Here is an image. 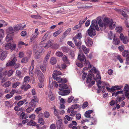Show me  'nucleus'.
<instances>
[{
    "label": "nucleus",
    "instance_id": "nucleus-11",
    "mask_svg": "<svg viewBox=\"0 0 129 129\" xmlns=\"http://www.w3.org/2000/svg\"><path fill=\"white\" fill-rule=\"evenodd\" d=\"M120 38L121 41H122L123 42L124 44H126L128 42V40L127 36H124L122 34L120 35Z\"/></svg>",
    "mask_w": 129,
    "mask_h": 129
},
{
    "label": "nucleus",
    "instance_id": "nucleus-21",
    "mask_svg": "<svg viewBox=\"0 0 129 129\" xmlns=\"http://www.w3.org/2000/svg\"><path fill=\"white\" fill-rule=\"evenodd\" d=\"M30 87V86L28 84L26 85V83H24L21 87V88L22 89H24L25 90H26Z\"/></svg>",
    "mask_w": 129,
    "mask_h": 129
},
{
    "label": "nucleus",
    "instance_id": "nucleus-58",
    "mask_svg": "<svg viewBox=\"0 0 129 129\" xmlns=\"http://www.w3.org/2000/svg\"><path fill=\"white\" fill-rule=\"evenodd\" d=\"M32 98V99L31 100H33L36 102H38L39 100L37 96L36 95L34 96Z\"/></svg>",
    "mask_w": 129,
    "mask_h": 129
},
{
    "label": "nucleus",
    "instance_id": "nucleus-17",
    "mask_svg": "<svg viewBox=\"0 0 129 129\" xmlns=\"http://www.w3.org/2000/svg\"><path fill=\"white\" fill-rule=\"evenodd\" d=\"M115 10L120 14H121L124 17H127V15L126 13L122 10L116 8L115 9Z\"/></svg>",
    "mask_w": 129,
    "mask_h": 129
},
{
    "label": "nucleus",
    "instance_id": "nucleus-32",
    "mask_svg": "<svg viewBox=\"0 0 129 129\" xmlns=\"http://www.w3.org/2000/svg\"><path fill=\"white\" fill-rule=\"evenodd\" d=\"M38 122L41 124L43 125L45 123V122L44 119L42 118L39 117L38 119Z\"/></svg>",
    "mask_w": 129,
    "mask_h": 129
},
{
    "label": "nucleus",
    "instance_id": "nucleus-19",
    "mask_svg": "<svg viewBox=\"0 0 129 129\" xmlns=\"http://www.w3.org/2000/svg\"><path fill=\"white\" fill-rule=\"evenodd\" d=\"M34 61V60H33L31 64L30 67L29 69V74L31 76H32L33 75V70L34 68V66L33 62Z\"/></svg>",
    "mask_w": 129,
    "mask_h": 129
},
{
    "label": "nucleus",
    "instance_id": "nucleus-18",
    "mask_svg": "<svg viewBox=\"0 0 129 129\" xmlns=\"http://www.w3.org/2000/svg\"><path fill=\"white\" fill-rule=\"evenodd\" d=\"M61 73L57 70L54 71L52 75V77L53 79H55L56 77L58 75H60Z\"/></svg>",
    "mask_w": 129,
    "mask_h": 129
},
{
    "label": "nucleus",
    "instance_id": "nucleus-34",
    "mask_svg": "<svg viewBox=\"0 0 129 129\" xmlns=\"http://www.w3.org/2000/svg\"><path fill=\"white\" fill-rule=\"evenodd\" d=\"M122 55L123 56H129V51L125 50L122 52Z\"/></svg>",
    "mask_w": 129,
    "mask_h": 129
},
{
    "label": "nucleus",
    "instance_id": "nucleus-7",
    "mask_svg": "<svg viewBox=\"0 0 129 129\" xmlns=\"http://www.w3.org/2000/svg\"><path fill=\"white\" fill-rule=\"evenodd\" d=\"M59 86L61 88H59L58 89L60 91L58 92V93L61 95H64L63 89L64 88H68V86L66 84H60L59 85Z\"/></svg>",
    "mask_w": 129,
    "mask_h": 129
},
{
    "label": "nucleus",
    "instance_id": "nucleus-35",
    "mask_svg": "<svg viewBox=\"0 0 129 129\" xmlns=\"http://www.w3.org/2000/svg\"><path fill=\"white\" fill-rule=\"evenodd\" d=\"M38 102H36L33 100H31L30 105L31 106L33 107H35L37 103Z\"/></svg>",
    "mask_w": 129,
    "mask_h": 129
},
{
    "label": "nucleus",
    "instance_id": "nucleus-33",
    "mask_svg": "<svg viewBox=\"0 0 129 129\" xmlns=\"http://www.w3.org/2000/svg\"><path fill=\"white\" fill-rule=\"evenodd\" d=\"M5 104L6 106L8 108H11L13 106L11 102H10L8 101H6L5 103Z\"/></svg>",
    "mask_w": 129,
    "mask_h": 129
},
{
    "label": "nucleus",
    "instance_id": "nucleus-8",
    "mask_svg": "<svg viewBox=\"0 0 129 129\" xmlns=\"http://www.w3.org/2000/svg\"><path fill=\"white\" fill-rule=\"evenodd\" d=\"M35 73L37 75L39 80L41 81L44 80V75L40 70H36L35 72Z\"/></svg>",
    "mask_w": 129,
    "mask_h": 129
},
{
    "label": "nucleus",
    "instance_id": "nucleus-42",
    "mask_svg": "<svg viewBox=\"0 0 129 129\" xmlns=\"http://www.w3.org/2000/svg\"><path fill=\"white\" fill-rule=\"evenodd\" d=\"M19 84V82H17L15 83H14L12 85V87L13 88H15L18 86Z\"/></svg>",
    "mask_w": 129,
    "mask_h": 129
},
{
    "label": "nucleus",
    "instance_id": "nucleus-3",
    "mask_svg": "<svg viewBox=\"0 0 129 129\" xmlns=\"http://www.w3.org/2000/svg\"><path fill=\"white\" fill-rule=\"evenodd\" d=\"M99 85L100 86V87H99V86H98L99 88H101V85H102L103 89H104L106 87L107 90L110 92H114L116 90H119L121 89V88L119 87V86L118 85L112 86L111 88H110L108 87L109 86H110L109 84L106 82L103 81L101 82L100 83Z\"/></svg>",
    "mask_w": 129,
    "mask_h": 129
},
{
    "label": "nucleus",
    "instance_id": "nucleus-31",
    "mask_svg": "<svg viewBox=\"0 0 129 129\" xmlns=\"http://www.w3.org/2000/svg\"><path fill=\"white\" fill-rule=\"evenodd\" d=\"M49 97L50 100L51 101H53L54 99V97L52 94L51 91H50L49 93Z\"/></svg>",
    "mask_w": 129,
    "mask_h": 129
},
{
    "label": "nucleus",
    "instance_id": "nucleus-25",
    "mask_svg": "<svg viewBox=\"0 0 129 129\" xmlns=\"http://www.w3.org/2000/svg\"><path fill=\"white\" fill-rule=\"evenodd\" d=\"M93 112L92 110H88L86 111L85 114V116L86 117L89 118L90 117V114Z\"/></svg>",
    "mask_w": 129,
    "mask_h": 129
},
{
    "label": "nucleus",
    "instance_id": "nucleus-59",
    "mask_svg": "<svg viewBox=\"0 0 129 129\" xmlns=\"http://www.w3.org/2000/svg\"><path fill=\"white\" fill-rule=\"evenodd\" d=\"M20 117L22 119H25L27 117L25 116V113L24 112H22L20 114Z\"/></svg>",
    "mask_w": 129,
    "mask_h": 129
},
{
    "label": "nucleus",
    "instance_id": "nucleus-29",
    "mask_svg": "<svg viewBox=\"0 0 129 129\" xmlns=\"http://www.w3.org/2000/svg\"><path fill=\"white\" fill-rule=\"evenodd\" d=\"M31 17L35 19H39L42 18V17L39 15H32L30 16Z\"/></svg>",
    "mask_w": 129,
    "mask_h": 129
},
{
    "label": "nucleus",
    "instance_id": "nucleus-61",
    "mask_svg": "<svg viewBox=\"0 0 129 129\" xmlns=\"http://www.w3.org/2000/svg\"><path fill=\"white\" fill-rule=\"evenodd\" d=\"M36 117V115L34 114H33L29 116V117L31 119L34 120L35 119Z\"/></svg>",
    "mask_w": 129,
    "mask_h": 129
},
{
    "label": "nucleus",
    "instance_id": "nucleus-50",
    "mask_svg": "<svg viewBox=\"0 0 129 129\" xmlns=\"http://www.w3.org/2000/svg\"><path fill=\"white\" fill-rule=\"evenodd\" d=\"M16 47V45L15 44H12V46H11L10 48V51H13L15 48Z\"/></svg>",
    "mask_w": 129,
    "mask_h": 129
},
{
    "label": "nucleus",
    "instance_id": "nucleus-43",
    "mask_svg": "<svg viewBox=\"0 0 129 129\" xmlns=\"http://www.w3.org/2000/svg\"><path fill=\"white\" fill-rule=\"evenodd\" d=\"M71 30V28H70L64 31L63 34L64 35L66 36H67L70 33Z\"/></svg>",
    "mask_w": 129,
    "mask_h": 129
},
{
    "label": "nucleus",
    "instance_id": "nucleus-2",
    "mask_svg": "<svg viewBox=\"0 0 129 129\" xmlns=\"http://www.w3.org/2000/svg\"><path fill=\"white\" fill-rule=\"evenodd\" d=\"M99 31L100 29L98 25L97 21L95 20H94L91 22V23L90 27L87 30V33L88 35L91 37L96 35L95 30Z\"/></svg>",
    "mask_w": 129,
    "mask_h": 129
},
{
    "label": "nucleus",
    "instance_id": "nucleus-20",
    "mask_svg": "<svg viewBox=\"0 0 129 129\" xmlns=\"http://www.w3.org/2000/svg\"><path fill=\"white\" fill-rule=\"evenodd\" d=\"M7 73V71L4 70V68H0V78L3 75H6Z\"/></svg>",
    "mask_w": 129,
    "mask_h": 129
},
{
    "label": "nucleus",
    "instance_id": "nucleus-56",
    "mask_svg": "<svg viewBox=\"0 0 129 129\" xmlns=\"http://www.w3.org/2000/svg\"><path fill=\"white\" fill-rule=\"evenodd\" d=\"M28 60V59L27 57H25L22 59L21 62L22 63H25L27 62Z\"/></svg>",
    "mask_w": 129,
    "mask_h": 129
},
{
    "label": "nucleus",
    "instance_id": "nucleus-60",
    "mask_svg": "<svg viewBox=\"0 0 129 129\" xmlns=\"http://www.w3.org/2000/svg\"><path fill=\"white\" fill-rule=\"evenodd\" d=\"M54 111V114L55 116H58V113L57 111V110L56 109L55 107L54 106L53 108Z\"/></svg>",
    "mask_w": 129,
    "mask_h": 129
},
{
    "label": "nucleus",
    "instance_id": "nucleus-40",
    "mask_svg": "<svg viewBox=\"0 0 129 129\" xmlns=\"http://www.w3.org/2000/svg\"><path fill=\"white\" fill-rule=\"evenodd\" d=\"M13 72V71L12 70H9L7 73L6 75H7L9 77L10 76L12 75Z\"/></svg>",
    "mask_w": 129,
    "mask_h": 129
},
{
    "label": "nucleus",
    "instance_id": "nucleus-63",
    "mask_svg": "<svg viewBox=\"0 0 129 129\" xmlns=\"http://www.w3.org/2000/svg\"><path fill=\"white\" fill-rule=\"evenodd\" d=\"M56 54L57 56H62L63 55L62 53L61 52L59 51L56 52Z\"/></svg>",
    "mask_w": 129,
    "mask_h": 129
},
{
    "label": "nucleus",
    "instance_id": "nucleus-12",
    "mask_svg": "<svg viewBox=\"0 0 129 129\" xmlns=\"http://www.w3.org/2000/svg\"><path fill=\"white\" fill-rule=\"evenodd\" d=\"M17 58L16 57H14L13 60L9 62H7L6 64V67L8 66H13L16 61Z\"/></svg>",
    "mask_w": 129,
    "mask_h": 129
},
{
    "label": "nucleus",
    "instance_id": "nucleus-49",
    "mask_svg": "<svg viewBox=\"0 0 129 129\" xmlns=\"http://www.w3.org/2000/svg\"><path fill=\"white\" fill-rule=\"evenodd\" d=\"M58 98L61 103L62 104H64L66 102L64 101V99L63 98H61V96H59Z\"/></svg>",
    "mask_w": 129,
    "mask_h": 129
},
{
    "label": "nucleus",
    "instance_id": "nucleus-15",
    "mask_svg": "<svg viewBox=\"0 0 129 129\" xmlns=\"http://www.w3.org/2000/svg\"><path fill=\"white\" fill-rule=\"evenodd\" d=\"M85 43L87 46H91L93 44L92 41L91 39L87 38L85 41Z\"/></svg>",
    "mask_w": 129,
    "mask_h": 129
},
{
    "label": "nucleus",
    "instance_id": "nucleus-54",
    "mask_svg": "<svg viewBox=\"0 0 129 129\" xmlns=\"http://www.w3.org/2000/svg\"><path fill=\"white\" fill-rule=\"evenodd\" d=\"M34 109L31 107H29L26 110V111L27 113H30L34 110Z\"/></svg>",
    "mask_w": 129,
    "mask_h": 129
},
{
    "label": "nucleus",
    "instance_id": "nucleus-64",
    "mask_svg": "<svg viewBox=\"0 0 129 129\" xmlns=\"http://www.w3.org/2000/svg\"><path fill=\"white\" fill-rule=\"evenodd\" d=\"M79 106V105L77 104H75L74 105H73L71 106L72 108H73L74 109H76L78 108Z\"/></svg>",
    "mask_w": 129,
    "mask_h": 129
},
{
    "label": "nucleus",
    "instance_id": "nucleus-10",
    "mask_svg": "<svg viewBox=\"0 0 129 129\" xmlns=\"http://www.w3.org/2000/svg\"><path fill=\"white\" fill-rule=\"evenodd\" d=\"M92 77L90 75L88 76L87 77L86 82L87 83H89V86H92L94 84L95 81H92Z\"/></svg>",
    "mask_w": 129,
    "mask_h": 129
},
{
    "label": "nucleus",
    "instance_id": "nucleus-24",
    "mask_svg": "<svg viewBox=\"0 0 129 129\" xmlns=\"http://www.w3.org/2000/svg\"><path fill=\"white\" fill-rule=\"evenodd\" d=\"M20 26L21 24H19L14 27V32H16L19 30L21 29V28Z\"/></svg>",
    "mask_w": 129,
    "mask_h": 129
},
{
    "label": "nucleus",
    "instance_id": "nucleus-13",
    "mask_svg": "<svg viewBox=\"0 0 129 129\" xmlns=\"http://www.w3.org/2000/svg\"><path fill=\"white\" fill-rule=\"evenodd\" d=\"M73 40L75 42V45L79 49L81 44V41L77 39L76 38H74Z\"/></svg>",
    "mask_w": 129,
    "mask_h": 129
},
{
    "label": "nucleus",
    "instance_id": "nucleus-57",
    "mask_svg": "<svg viewBox=\"0 0 129 129\" xmlns=\"http://www.w3.org/2000/svg\"><path fill=\"white\" fill-rule=\"evenodd\" d=\"M4 31L3 29H0V37H2L3 38L4 37Z\"/></svg>",
    "mask_w": 129,
    "mask_h": 129
},
{
    "label": "nucleus",
    "instance_id": "nucleus-47",
    "mask_svg": "<svg viewBox=\"0 0 129 129\" xmlns=\"http://www.w3.org/2000/svg\"><path fill=\"white\" fill-rule=\"evenodd\" d=\"M11 44L10 43H9L6 44L5 46V49L7 50H8L10 48Z\"/></svg>",
    "mask_w": 129,
    "mask_h": 129
},
{
    "label": "nucleus",
    "instance_id": "nucleus-39",
    "mask_svg": "<svg viewBox=\"0 0 129 129\" xmlns=\"http://www.w3.org/2000/svg\"><path fill=\"white\" fill-rule=\"evenodd\" d=\"M90 119L91 121V123L90 125H95L96 124V119L94 118H91Z\"/></svg>",
    "mask_w": 129,
    "mask_h": 129
},
{
    "label": "nucleus",
    "instance_id": "nucleus-38",
    "mask_svg": "<svg viewBox=\"0 0 129 129\" xmlns=\"http://www.w3.org/2000/svg\"><path fill=\"white\" fill-rule=\"evenodd\" d=\"M63 61L66 63L70 64L69 61L67 57H62Z\"/></svg>",
    "mask_w": 129,
    "mask_h": 129
},
{
    "label": "nucleus",
    "instance_id": "nucleus-22",
    "mask_svg": "<svg viewBox=\"0 0 129 129\" xmlns=\"http://www.w3.org/2000/svg\"><path fill=\"white\" fill-rule=\"evenodd\" d=\"M13 36L12 34H8L6 37V40L7 41L9 42L12 39Z\"/></svg>",
    "mask_w": 129,
    "mask_h": 129
},
{
    "label": "nucleus",
    "instance_id": "nucleus-53",
    "mask_svg": "<svg viewBox=\"0 0 129 129\" xmlns=\"http://www.w3.org/2000/svg\"><path fill=\"white\" fill-rule=\"evenodd\" d=\"M11 84L10 82L8 81L6 82L3 85V86L5 87H9L10 85Z\"/></svg>",
    "mask_w": 129,
    "mask_h": 129
},
{
    "label": "nucleus",
    "instance_id": "nucleus-52",
    "mask_svg": "<svg viewBox=\"0 0 129 129\" xmlns=\"http://www.w3.org/2000/svg\"><path fill=\"white\" fill-rule=\"evenodd\" d=\"M70 90H63V93L64 94V95H68L70 92Z\"/></svg>",
    "mask_w": 129,
    "mask_h": 129
},
{
    "label": "nucleus",
    "instance_id": "nucleus-44",
    "mask_svg": "<svg viewBox=\"0 0 129 129\" xmlns=\"http://www.w3.org/2000/svg\"><path fill=\"white\" fill-rule=\"evenodd\" d=\"M82 35L80 33H79L77 34L76 36L74 38H76V39L78 40L82 38Z\"/></svg>",
    "mask_w": 129,
    "mask_h": 129
},
{
    "label": "nucleus",
    "instance_id": "nucleus-5",
    "mask_svg": "<svg viewBox=\"0 0 129 129\" xmlns=\"http://www.w3.org/2000/svg\"><path fill=\"white\" fill-rule=\"evenodd\" d=\"M78 60H79L81 62L76 63V64L78 67L80 68H82L83 67V64H84L85 66H87L89 68H91L92 65L90 64L89 62L88 61H86V59L85 57H78Z\"/></svg>",
    "mask_w": 129,
    "mask_h": 129
},
{
    "label": "nucleus",
    "instance_id": "nucleus-45",
    "mask_svg": "<svg viewBox=\"0 0 129 129\" xmlns=\"http://www.w3.org/2000/svg\"><path fill=\"white\" fill-rule=\"evenodd\" d=\"M122 28L120 26H118L116 28V30L117 32L118 33H120L121 32L122 30Z\"/></svg>",
    "mask_w": 129,
    "mask_h": 129
},
{
    "label": "nucleus",
    "instance_id": "nucleus-30",
    "mask_svg": "<svg viewBox=\"0 0 129 129\" xmlns=\"http://www.w3.org/2000/svg\"><path fill=\"white\" fill-rule=\"evenodd\" d=\"M36 124V122L32 120H31L29 122H28L27 123V125H28L34 126Z\"/></svg>",
    "mask_w": 129,
    "mask_h": 129
},
{
    "label": "nucleus",
    "instance_id": "nucleus-37",
    "mask_svg": "<svg viewBox=\"0 0 129 129\" xmlns=\"http://www.w3.org/2000/svg\"><path fill=\"white\" fill-rule=\"evenodd\" d=\"M113 42L114 43L115 45L119 44L120 43V41L118 38H115L113 39Z\"/></svg>",
    "mask_w": 129,
    "mask_h": 129
},
{
    "label": "nucleus",
    "instance_id": "nucleus-14",
    "mask_svg": "<svg viewBox=\"0 0 129 129\" xmlns=\"http://www.w3.org/2000/svg\"><path fill=\"white\" fill-rule=\"evenodd\" d=\"M123 90L125 93V96H128L129 95V87L127 84H125Z\"/></svg>",
    "mask_w": 129,
    "mask_h": 129
},
{
    "label": "nucleus",
    "instance_id": "nucleus-41",
    "mask_svg": "<svg viewBox=\"0 0 129 129\" xmlns=\"http://www.w3.org/2000/svg\"><path fill=\"white\" fill-rule=\"evenodd\" d=\"M61 32V31L60 30H58L53 33V36L54 37H56L59 35Z\"/></svg>",
    "mask_w": 129,
    "mask_h": 129
},
{
    "label": "nucleus",
    "instance_id": "nucleus-1",
    "mask_svg": "<svg viewBox=\"0 0 129 129\" xmlns=\"http://www.w3.org/2000/svg\"><path fill=\"white\" fill-rule=\"evenodd\" d=\"M100 19L98 21V23L100 29L102 30L105 29L109 26V29H112L114 28L116 26V23L113 21L112 20L109 18H105L103 20Z\"/></svg>",
    "mask_w": 129,
    "mask_h": 129
},
{
    "label": "nucleus",
    "instance_id": "nucleus-51",
    "mask_svg": "<svg viewBox=\"0 0 129 129\" xmlns=\"http://www.w3.org/2000/svg\"><path fill=\"white\" fill-rule=\"evenodd\" d=\"M74 109L71 106V107L68 108L67 111V112L68 113H72L74 112Z\"/></svg>",
    "mask_w": 129,
    "mask_h": 129
},
{
    "label": "nucleus",
    "instance_id": "nucleus-26",
    "mask_svg": "<svg viewBox=\"0 0 129 129\" xmlns=\"http://www.w3.org/2000/svg\"><path fill=\"white\" fill-rule=\"evenodd\" d=\"M57 59L55 57H51L50 59V62L52 64H54L56 63Z\"/></svg>",
    "mask_w": 129,
    "mask_h": 129
},
{
    "label": "nucleus",
    "instance_id": "nucleus-55",
    "mask_svg": "<svg viewBox=\"0 0 129 129\" xmlns=\"http://www.w3.org/2000/svg\"><path fill=\"white\" fill-rule=\"evenodd\" d=\"M39 80L40 82L38 84V86L40 88H42L44 86L43 83V82L44 80H43L42 81H41L40 80Z\"/></svg>",
    "mask_w": 129,
    "mask_h": 129
},
{
    "label": "nucleus",
    "instance_id": "nucleus-23",
    "mask_svg": "<svg viewBox=\"0 0 129 129\" xmlns=\"http://www.w3.org/2000/svg\"><path fill=\"white\" fill-rule=\"evenodd\" d=\"M73 100L74 102H75L76 101L78 100V99H74V97L73 96H71L69 98L68 100V102L70 103L72 102V101Z\"/></svg>",
    "mask_w": 129,
    "mask_h": 129
},
{
    "label": "nucleus",
    "instance_id": "nucleus-36",
    "mask_svg": "<svg viewBox=\"0 0 129 129\" xmlns=\"http://www.w3.org/2000/svg\"><path fill=\"white\" fill-rule=\"evenodd\" d=\"M38 35L35 34H33L30 37V41L31 42H32L33 41L35 38L37 37V36Z\"/></svg>",
    "mask_w": 129,
    "mask_h": 129
},
{
    "label": "nucleus",
    "instance_id": "nucleus-9",
    "mask_svg": "<svg viewBox=\"0 0 129 129\" xmlns=\"http://www.w3.org/2000/svg\"><path fill=\"white\" fill-rule=\"evenodd\" d=\"M51 46L53 49H57L59 47L58 44H52V43L50 42H49L47 44L45 47H48Z\"/></svg>",
    "mask_w": 129,
    "mask_h": 129
},
{
    "label": "nucleus",
    "instance_id": "nucleus-27",
    "mask_svg": "<svg viewBox=\"0 0 129 129\" xmlns=\"http://www.w3.org/2000/svg\"><path fill=\"white\" fill-rule=\"evenodd\" d=\"M82 47L83 50L86 54H87L89 53V49L88 48H87L85 46L82 45Z\"/></svg>",
    "mask_w": 129,
    "mask_h": 129
},
{
    "label": "nucleus",
    "instance_id": "nucleus-48",
    "mask_svg": "<svg viewBox=\"0 0 129 129\" xmlns=\"http://www.w3.org/2000/svg\"><path fill=\"white\" fill-rule=\"evenodd\" d=\"M43 115L45 118H47L49 117L50 114L48 112L46 111L44 113Z\"/></svg>",
    "mask_w": 129,
    "mask_h": 129
},
{
    "label": "nucleus",
    "instance_id": "nucleus-6",
    "mask_svg": "<svg viewBox=\"0 0 129 129\" xmlns=\"http://www.w3.org/2000/svg\"><path fill=\"white\" fill-rule=\"evenodd\" d=\"M58 120H56V125L57 129H64V128L62 123V120L60 116H58Z\"/></svg>",
    "mask_w": 129,
    "mask_h": 129
},
{
    "label": "nucleus",
    "instance_id": "nucleus-4",
    "mask_svg": "<svg viewBox=\"0 0 129 129\" xmlns=\"http://www.w3.org/2000/svg\"><path fill=\"white\" fill-rule=\"evenodd\" d=\"M92 72H93L94 73L96 74H97L96 75V77L94 78V79L96 81L97 83V86L99 87H100V86L99 85L102 82L101 81V78L100 75V72H99L98 70L97 69H96L94 67H93L91 70L89 71V75L92 76H93L94 75Z\"/></svg>",
    "mask_w": 129,
    "mask_h": 129
},
{
    "label": "nucleus",
    "instance_id": "nucleus-62",
    "mask_svg": "<svg viewBox=\"0 0 129 129\" xmlns=\"http://www.w3.org/2000/svg\"><path fill=\"white\" fill-rule=\"evenodd\" d=\"M68 44L72 47H74V45L71 41H69L67 43Z\"/></svg>",
    "mask_w": 129,
    "mask_h": 129
},
{
    "label": "nucleus",
    "instance_id": "nucleus-28",
    "mask_svg": "<svg viewBox=\"0 0 129 129\" xmlns=\"http://www.w3.org/2000/svg\"><path fill=\"white\" fill-rule=\"evenodd\" d=\"M108 38L110 40H112L115 37V34H113L112 31H110V33L108 34Z\"/></svg>",
    "mask_w": 129,
    "mask_h": 129
},
{
    "label": "nucleus",
    "instance_id": "nucleus-16",
    "mask_svg": "<svg viewBox=\"0 0 129 129\" xmlns=\"http://www.w3.org/2000/svg\"><path fill=\"white\" fill-rule=\"evenodd\" d=\"M53 85L54 86H55L56 87H57L58 86V85L57 82L55 81H54L53 82H51V81H50L49 86L51 90H52L53 89Z\"/></svg>",
    "mask_w": 129,
    "mask_h": 129
},
{
    "label": "nucleus",
    "instance_id": "nucleus-46",
    "mask_svg": "<svg viewBox=\"0 0 129 129\" xmlns=\"http://www.w3.org/2000/svg\"><path fill=\"white\" fill-rule=\"evenodd\" d=\"M55 80L56 79V80L57 81L58 83H60L62 81V79L60 77H56Z\"/></svg>",
    "mask_w": 129,
    "mask_h": 129
}]
</instances>
